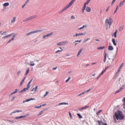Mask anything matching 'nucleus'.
Wrapping results in <instances>:
<instances>
[{"label":"nucleus","instance_id":"obj_42","mask_svg":"<svg viewBox=\"0 0 125 125\" xmlns=\"http://www.w3.org/2000/svg\"><path fill=\"white\" fill-rule=\"evenodd\" d=\"M48 94V92L47 91L45 93V94L44 95V96L45 97Z\"/></svg>","mask_w":125,"mask_h":125},{"label":"nucleus","instance_id":"obj_63","mask_svg":"<svg viewBox=\"0 0 125 125\" xmlns=\"http://www.w3.org/2000/svg\"><path fill=\"white\" fill-rule=\"evenodd\" d=\"M86 93V92H85V91L84 92H83L81 94L82 95H83V94Z\"/></svg>","mask_w":125,"mask_h":125},{"label":"nucleus","instance_id":"obj_26","mask_svg":"<svg viewBox=\"0 0 125 125\" xmlns=\"http://www.w3.org/2000/svg\"><path fill=\"white\" fill-rule=\"evenodd\" d=\"M105 48L104 46L99 47L98 48V50H102L103 49Z\"/></svg>","mask_w":125,"mask_h":125},{"label":"nucleus","instance_id":"obj_14","mask_svg":"<svg viewBox=\"0 0 125 125\" xmlns=\"http://www.w3.org/2000/svg\"><path fill=\"white\" fill-rule=\"evenodd\" d=\"M98 124V125H101L102 124L103 125V122H102L101 121H100L99 120H98L97 122Z\"/></svg>","mask_w":125,"mask_h":125},{"label":"nucleus","instance_id":"obj_23","mask_svg":"<svg viewBox=\"0 0 125 125\" xmlns=\"http://www.w3.org/2000/svg\"><path fill=\"white\" fill-rule=\"evenodd\" d=\"M16 17H14L13 19L11 20V23H13L15 22L16 21Z\"/></svg>","mask_w":125,"mask_h":125},{"label":"nucleus","instance_id":"obj_5","mask_svg":"<svg viewBox=\"0 0 125 125\" xmlns=\"http://www.w3.org/2000/svg\"><path fill=\"white\" fill-rule=\"evenodd\" d=\"M53 32H51L46 35H44L43 37V38L44 39L46 37H48L53 34Z\"/></svg>","mask_w":125,"mask_h":125},{"label":"nucleus","instance_id":"obj_45","mask_svg":"<svg viewBox=\"0 0 125 125\" xmlns=\"http://www.w3.org/2000/svg\"><path fill=\"white\" fill-rule=\"evenodd\" d=\"M70 79V78H68L67 79V80H66V81H65L67 83V82H68L69 80Z\"/></svg>","mask_w":125,"mask_h":125},{"label":"nucleus","instance_id":"obj_43","mask_svg":"<svg viewBox=\"0 0 125 125\" xmlns=\"http://www.w3.org/2000/svg\"><path fill=\"white\" fill-rule=\"evenodd\" d=\"M17 36V34H15L14 35H13L12 36V38H13V40L14 39V38H15V37H16Z\"/></svg>","mask_w":125,"mask_h":125},{"label":"nucleus","instance_id":"obj_4","mask_svg":"<svg viewBox=\"0 0 125 125\" xmlns=\"http://www.w3.org/2000/svg\"><path fill=\"white\" fill-rule=\"evenodd\" d=\"M68 43V42L67 41H64L58 43L57 44V45H63L67 43Z\"/></svg>","mask_w":125,"mask_h":125},{"label":"nucleus","instance_id":"obj_28","mask_svg":"<svg viewBox=\"0 0 125 125\" xmlns=\"http://www.w3.org/2000/svg\"><path fill=\"white\" fill-rule=\"evenodd\" d=\"M30 64H29V65H30L31 66H33L35 65V64L33 62H30Z\"/></svg>","mask_w":125,"mask_h":125},{"label":"nucleus","instance_id":"obj_21","mask_svg":"<svg viewBox=\"0 0 125 125\" xmlns=\"http://www.w3.org/2000/svg\"><path fill=\"white\" fill-rule=\"evenodd\" d=\"M38 86H36L35 87V88H33L31 90V91H35L37 89V88H38Z\"/></svg>","mask_w":125,"mask_h":125},{"label":"nucleus","instance_id":"obj_59","mask_svg":"<svg viewBox=\"0 0 125 125\" xmlns=\"http://www.w3.org/2000/svg\"><path fill=\"white\" fill-rule=\"evenodd\" d=\"M81 42V40H77V41H75V42Z\"/></svg>","mask_w":125,"mask_h":125},{"label":"nucleus","instance_id":"obj_57","mask_svg":"<svg viewBox=\"0 0 125 125\" xmlns=\"http://www.w3.org/2000/svg\"><path fill=\"white\" fill-rule=\"evenodd\" d=\"M110 8L109 6H108L107 8V9L106 10V11H107Z\"/></svg>","mask_w":125,"mask_h":125},{"label":"nucleus","instance_id":"obj_56","mask_svg":"<svg viewBox=\"0 0 125 125\" xmlns=\"http://www.w3.org/2000/svg\"><path fill=\"white\" fill-rule=\"evenodd\" d=\"M102 110H99L98 112V113H97V114H99L101 112H102Z\"/></svg>","mask_w":125,"mask_h":125},{"label":"nucleus","instance_id":"obj_32","mask_svg":"<svg viewBox=\"0 0 125 125\" xmlns=\"http://www.w3.org/2000/svg\"><path fill=\"white\" fill-rule=\"evenodd\" d=\"M86 27V25H83V26L82 27H80V28H79L78 29H79V30H81V29H83L85 27Z\"/></svg>","mask_w":125,"mask_h":125},{"label":"nucleus","instance_id":"obj_19","mask_svg":"<svg viewBox=\"0 0 125 125\" xmlns=\"http://www.w3.org/2000/svg\"><path fill=\"white\" fill-rule=\"evenodd\" d=\"M123 101V108L125 109V97H124Z\"/></svg>","mask_w":125,"mask_h":125},{"label":"nucleus","instance_id":"obj_15","mask_svg":"<svg viewBox=\"0 0 125 125\" xmlns=\"http://www.w3.org/2000/svg\"><path fill=\"white\" fill-rule=\"evenodd\" d=\"M117 32L118 31L117 30H116L114 33V36L115 38H116L117 37L116 34L117 33Z\"/></svg>","mask_w":125,"mask_h":125},{"label":"nucleus","instance_id":"obj_22","mask_svg":"<svg viewBox=\"0 0 125 125\" xmlns=\"http://www.w3.org/2000/svg\"><path fill=\"white\" fill-rule=\"evenodd\" d=\"M32 81V79H31L28 83V84H27V86L28 87H30V84L31 82Z\"/></svg>","mask_w":125,"mask_h":125},{"label":"nucleus","instance_id":"obj_24","mask_svg":"<svg viewBox=\"0 0 125 125\" xmlns=\"http://www.w3.org/2000/svg\"><path fill=\"white\" fill-rule=\"evenodd\" d=\"M123 63L121 64V65L119 67V68H118V72H119L120 71V70L121 69V68H122V66L123 65Z\"/></svg>","mask_w":125,"mask_h":125},{"label":"nucleus","instance_id":"obj_35","mask_svg":"<svg viewBox=\"0 0 125 125\" xmlns=\"http://www.w3.org/2000/svg\"><path fill=\"white\" fill-rule=\"evenodd\" d=\"M121 91V88H120L116 92L115 94L118 93L119 92H120V91Z\"/></svg>","mask_w":125,"mask_h":125},{"label":"nucleus","instance_id":"obj_31","mask_svg":"<svg viewBox=\"0 0 125 125\" xmlns=\"http://www.w3.org/2000/svg\"><path fill=\"white\" fill-rule=\"evenodd\" d=\"M6 31H4L3 32H2V31H0V33H1V34L2 35H6L5 34H6Z\"/></svg>","mask_w":125,"mask_h":125},{"label":"nucleus","instance_id":"obj_27","mask_svg":"<svg viewBox=\"0 0 125 125\" xmlns=\"http://www.w3.org/2000/svg\"><path fill=\"white\" fill-rule=\"evenodd\" d=\"M32 33H34L33 31H31V32L28 33H27V34H26V36H27L28 35H30L31 34H32Z\"/></svg>","mask_w":125,"mask_h":125},{"label":"nucleus","instance_id":"obj_20","mask_svg":"<svg viewBox=\"0 0 125 125\" xmlns=\"http://www.w3.org/2000/svg\"><path fill=\"white\" fill-rule=\"evenodd\" d=\"M68 104V103H65V102H63V103H59V105H63V104L66 105V104Z\"/></svg>","mask_w":125,"mask_h":125},{"label":"nucleus","instance_id":"obj_50","mask_svg":"<svg viewBox=\"0 0 125 125\" xmlns=\"http://www.w3.org/2000/svg\"><path fill=\"white\" fill-rule=\"evenodd\" d=\"M123 3H122V2L121 1V3H120L119 4V6L120 7L121 6H122L123 5Z\"/></svg>","mask_w":125,"mask_h":125},{"label":"nucleus","instance_id":"obj_47","mask_svg":"<svg viewBox=\"0 0 125 125\" xmlns=\"http://www.w3.org/2000/svg\"><path fill=\"white\" fill-rule=\"evenodd\" d=\"M106 56H107L106 53L105 52H104V58H106Z\"/></svg>","mask_w":125,"mask_h":125},{"label":"nucleus","instance_id":"obj_46","mask_svg":"<svg viewBox=\"0 0 125 125\" xmlns=\"http://www.w3.org/2000/svg\"><path fill=\"white\" fill-rule=\"evenodd\" d=\"M91 88H90L89 89L86 91L85 92H86V93H88L91 90Z\"/></svg>","mask_w":125,"mask_h":125},{"label":"nucleus","instance_id":"obj_41","mask_svg":"<svg viewBox=\"0 0 125 125\" xmlns=\"http://www.w3.org/2000/svg\"><path fill=\"white\" fill-rule=\"evenodd\" d=\"M21 72V70H19L17 73V74L18 75H19L20 74V73Z\"/></svg>","mask_w":125,"mask_h":125},{"label":"nucleus","instance_id":"obj_12","mask_svg":"<svg viewBox=\"0 0 125 125\" xmlns=\"http://www.w3.org/2000/svg\"><path fill=\"white\" fill-rule=\"evenodd\" d=\"M35 100V99L34 98H31L29 99H28L26 100H25V101L26 102H28L30 101L31 100Z\"/></svg>","mask_w":125,"mask_h":125},{"label":"nucleus","instance_id":"obj_17","mask_svg":"<svg viewBox=\"0 0 125 125\" xmlns=\"http://www.w3.org/2000/svg\"><path fill=\"white\" fill-rule=\"evenodd\" d=\"M35 16H31L30 17H29V18H28V19L29 20H31L32 19L34 18H35Z\"/></svg>","mask_w":125,"mask_h":125},{"label":"nucleus","instance_id":"obj_44","mask_svg":"<svg viewBox=\"0 0 125 125\" xmlns=\"http://www.w3.org/2000/svg\"><path fill=\"white\" fill-rule=\"evenodd\" d=\"M8 37L7 36V35L6 36H5L4 37H2V39H5L7 38H8Z\"/></svg>","mask_w":125,"mask_h":125},{"label":"nucleus","instance_id":"obj_64","mask_svg":"<svg viewBox=\"0 0 125 125\" xmlns=\"http://www.w3.org/2000/svg\"><path fill=\"white\" fill-rule=\"evenodd\" d=\"M107 125V124L106 123H103V125Z\"/></svg>","mask_w":125,"mask_h":125},{"label":"nucleus","instance_id":"obj_9","mask_svg":"<svg viewBox=\"0 0 125 125\" xmlns=\"http://www.w3.org/2000/svg\"><path fill=\"white\" fill-rule=\"evenodd\" d=\"M85 34L83 33H80L78 34L76 33L75 34V36L76 37H77L78 36H79L80 35H84Z\"/></svg>","mask_w":125,"mask_h":125},{"label":"nucleus","instance_id":"obj_60","mask_svg":"<svg viewBox=\"0 0 125 125\" xmlns=\"http://www.w3.org/2000/svg\"><path fill=\"white\" fill-rule=\"evenodd\" d=\"M75 18V17L73 16H72L71 17V19H74Z\"/></svg>","mask_w":125,"mask_h":125},{"label":"nucleus","instance_id":"obj_8","mask_svg":"<svg viewBox=\"0 0 125 125\" xmlns=\"http://www.w3.org/2000/svg\"><path fill=\"white\" fill-rule=\"evenodd\" d=\"M43 31V30H37L36 31H33L34 33H36L37 32H41L42 31Z\"/></svg>","mask_w":125,"mask_h":125},{"label":"nucleus","instance_id":"obj_58","mask_svg":"<svg viewBox=\"0 0 125 125\" xmlns=\"http://www.w3.org/2000/svg\"><path fill=\"white\" fill-rule=\"evenodd\" d=\"M24 81L22 80V81L21 82V83H20V85H21L22 84V83H23V82H24Z\"/></svg>","mask_w":125,"mask_h":125},{"label":"nucleus","instance_id":"obj_54","mask_svg":"<svg viewBox=\"0 0 125 125\" xmlns=\"http://www.w3.org/2000/svg\"><path fill=\"white\" fill-rule=\"evenodd\" d=\"M90 39V38H87L85 40V42H86L88 40Z\"/></svg>","mask_w":125,"mask_h":125},{"label":"nucleus","instance_id":"obj_61","mask_svg":"<svg viewBox=\"0 0 125 125\" xmlns=\"http://www.w3.org/2000/svg\"><path fill=\"white\" fill-rule=\"evenodd\" d=\"M16 111L17 112H22V111L17 110H16Z\"/></svg>","mask_w":125,"mask_h":125},{"label":"nucleus","instance_id":"obj_39","mask_svg":"<svg viewBox=\"0 0 125 125\" xmlns=\"http://www.w3.org/2000/svg\"><path fill=\"white\" fill-rule=\"evenodd\" d=\"M43 111H41L40 113L38 115V116H39L41 115L43 113Z\"/></svg>","mask_w":125,"mask_h":125},{"label":"nucleus","instance_id":"obj_38","mask_svg":"<svg viewBox=\"0 0 125 125\" xmlns=\"http://www.w3.org/2000/svg\"><path fill=\"white\" fill-rule=\"evenodd\" d=\"M13 40V38H12V39L9 40V41H8V42L7 43H10L11 41Z\"/></svg>","mask_w":125,"mask_h":125},{"label":"nucleus","instance_id":"obj_53","mask_svg":"<svg viewBox=\"0 0 125 125\" xmlns=\"http://www.w3.org/2000/svg\"><path fill=\"white\" fill-rule=\"evenodd\" d=\"M17 89H16L15 90V91H14L13 92V93L14 94H15L17 92V91H18Z\"/></svg>","mask_w":125,"mask_h":125},{"label":"nucleus","instance_id":"obj_49","mask_svg":"<svg viewBox=\"0 0 125 125\" xmlns=\"http://www.w3.org/2000/svg\"><path fill=\"white\" fill-rule=\"evenodd\" d=\"M41 106H42V105H40V106H35V108H41Z\"/></svg>","mask_w":125,"mask_h":125},{"label":"nucleus","instance_id":"obj_11","mask_svg":"<svg viewBox=\"0 0 125 125\" xmlns=\"http://www.w3.org/2000/svg\"><path fill=\"white\" fill-rule=\"evenodd\" d=\"M26 116H18L16 117L15 119H21L22 118H24Z\"/></svg>","mask_w":125,"mask_h":125},{"label":"nucleus","instance_id":"obj_7","mask_svg":"<svg viewBox=\"0 0 125 125\" xmlns=\"http://www.w3.org/2000/svg\"><path fill=\"white\" fill-rule=\"evenodd\" d=\"M30 0H27V1L25 2L23 5L22 6V8H23L25 6L27 3L29 2Z\"/></svg>","mask_w":125,"mask_h":125},{"label":"nucleus","instance_id":"obj_2","mask_svg":"<svg viewBox=\"0 0 125 125\" xmlns=\"http://www.w3.org/2000/svg\"><path fill=\"white\" fill-rule=\"evenodd\" d=\"M113 22V20L112 18H109V19H106L105 21V26L107 27L109 25V28H110Z\"/></svg>","mask_w":125,"mask_h":125},{"label":"nucleus","instance_id":"obj_37","mask_svg":"<svg viewBox=\"0 0 125 125\" xmlns=\"http://www.w3.org/2000/svg\"><path fill=\"white\" fill-rule=\"evenodd\" d=\"M125 88V85H123L120 88H121V90L124 89Z\"/></svg>","mask_w":125,"mask_h":125},{"label":"nucleus","instance_id":"obj_25","mask_svg":"<svg viewBox=\"0 0 125 125\" xmlns=\"http://www.w3.org/2000/svg\"><path fill=\"white\" fill-rule=\"evenodd\" d=\"M112 42L114 45L116 46V44L115 42V41L114 39H112Z\"/></svg>","mask_w":125,"mask_h":125},{"label":"nucleus","instance_id":"obj_1","mask_svg":"<svg viewBox=\"0 0 125 125\" xmlns=\"http://www.w3.org/2000/svg\"><path fill=\"white\" fill-rule=\"evenodd\" d=\"M76 0H72L70 2L67 4L64 8H63L59 12V14L62 13L63 11L66 10L67 9L69 8L74 2Z\"/></svg>","mask_w":125,"mask_h":125},{"label":"nucleus","instance_id":"obj_48","mask_svg":"<svg viewBox=\"0 0 125 125\" xmlns=\"http://www.w3.org/2000/svg\"><path fill=\"white\" fill-rule=\"evenodd\" d=\"M69 115H70V117L71 118H72V115H71V114L70 113V112H69Z\"/></svg>","mask_w":125,"mask_h":125},{"label":"nucleus","instance_id":"obj_33","mask_svg":"<svg viewBox=\"0 0 125 125\" xmlns=\"http://www.w3.org/2000/svg\"><path fill=\"white\" fill-rule=\"evenodd\" d=\"M88 107H89V106H86L82 108H81V110H83V109H86Z\"/></svg>","mask_w":125,"mask_h":125},{"label":"nucleus","instance_id":"obj_36","mask_svg":"<svg viewBox=\"0 0 125 125\" xmlns=\"http://www.w3.org/2000/svg\"><path fill=\"white\" fill-rule=\"evenodd\" d=\"M77 115L79 117V118H82V117L81 116L80 114H77Z\"/></svg>","mask_w":125,"mask_h":125},{"label":"nucleus","instance_id":"obj_34","mask_svg":"<svg viewBox=\"0 0 125 125\" xmlns=\"http://www.w3.org/2000/svg\"><path fill=\"white\" fill-rule=\"evenodd\" d=\"M106 69H105L101 73H100L101 75H102L104 73Z\"/></svg>","mask_w":125,"mask_h":125},{"label":"nucleus","instance_id":"obj_3","mask_svg":"<svg viewBox=\"0 0 125 125\" xmlns=\"http://www.w3.org/2000/svg\"><path fill=\"white\" fill-rule=\"evenodd\" d=\"M115 115L117 120L119 119L123 120L124 117L122 112L120 111H118V114L115 113Z\"/></svg>","mask_w":125,"mask_h":125},{"label":"nucleus","instance_id":"obj_51","mask_svg":"<svg viewBox=\"0 0 125 125\" xmlns=\"http://www.w3.org/2000/svg\"><path fill=\"white\" fill-rule=\"evenodd\" d=\"M14 34V33H11V34H9V35H7V36L8 37H9V36H10L12 35L13 34Z\"/></svg>","mask_w":125,"mask_h":125},{"label":"nucleus","instance_id":"obj_55","mask_svg":"<svg viewBox=\"0 0 125 125\" xmlns=\"http://www.w3.org/2000/svg\"><path fill=\"white\" fill-rule=\"evenodd\" d=\"M28 21V18H26V19H25L24 21H23L24 22H26V21Z\"/></svg>","mask_w":125,"mask_h":125},{"label":"nucleus","instance_id":"obj_29","mask_svg":"<svg viewBox=\"0 0 125 125\" xmlns=\"http://www.w3.org/2000/svg\"><path fill=\"white\" fill-rule=\"evenodd\" d=\"M29 71V68H27V69H26V73L25 74V75L26 76L27 75V74L28 73Z\"/></svg>","mask_w":125,"mask_h":125},{"label":"nucleus","instance_id":"obj_52","mask_svg":"<svg viewBox=\"0 0 125 125\" xmlns=\"http://www.w3.org/2000/svg\"><path fill=\"white\" fill-rule=\"evenodd\" d=\"M15 96L13 97V98H12V99H11V101H12L13 100L15 99Z\"/></svg>","mask_w":125,"mask_h":125},{"label":"nucleus","instance_id":"obj_62","mask_svg":"<svg viewBox=\"0 0 125 125\" xmlns=\"http://www.w3.org/2000/svg\"><path fill=\"white\" fill-rule=\"evenodd\" d=\"M115 0H113L112 1V5L115 2Z\"/></svg>","mask_w":125,"mask_h":125},{"label":"nucleus","instance_id":"obj_6","mask_svg":"<svg viewBox=\"0 0 125 125\" xmlns=\"http://www.w3.org/2000/svg\"><path fill=\"white\" fill-rule=\"evenodd\" d=\"M29 88V87H28V86H27V87L26 88H24L23 89V90H21V91L20 92L22 93L23 92H25L26 90H28Z\"/></svg>","mask_w":125,"mask_h":125},{"label":"nucleus","instance_id":"obj_16","mask_svg":"<svg viewBox=\"0 0 125 125\" xmlns=\"http://www.w3.org/2000/svg\"><path fill=\"white\" fill-rule=\"evenodd\" d=\"M82 50L83 49H81L80 50V51H78V54L77 55V57L80 55V53L82 52Z\"/></svg>","mask_w":125,"mask_h":125},{"label":"nucleus","instance_id":"obj_30","mask_svg":"<svg viewBox=\"0 0 125 125\" xmlns=\"http://www.w3.org/2000/svg\"><path fill=\"white\" fill-rule=\"evenodd\" d=\"M91 0H87L86 2L84 3V4L85 5H87Z\"/></svg>","mask_w":125,"mask_h":125},{"label":"nucleus","instance_id":"obj_13","mask_svg":"<svg viewBox=\"0 0 125 125\" xmlns=\"http://www.w3.org/2000/svg\"><path fill=\"white\" fill-rule=\"evenodd\" d=\"M114 49L113 47L111 46H109L108 48V49L110 51L113 50Z\"/></svg>","mask_w":125,"mask_h":125},{"label":"nucleus","instance_id":"obj_40","mask_svg":"<svg viewBox=\"0 0 125 125\" xmlns=\"http://www.w3.org/2000/svg\"><path fill=\"white\" fill-rule=\"evenodd\" d=\"M86 8V5L84 4L83 6V7L82 9L85 10Z\"/></svg>","mask_w":125,"mask_h":125},{"label":"nucleus","instance_id":"obj_10","mask_svg":"<svg viewBox=\"0 0 125 125\" xmlns=\"http://www.w3.org/2000/svg\"><path fill=\"white\" fill-rule=\"evenodd\" d=\"M86 10L87 12H89L91 11V9L90 7H87L86 8Z\"/></svg>","mask_w":125,"mask_h":125},{"label":"nucleus","instance_id":"obj_18","mask_svg":"<svg viewBox=\"0 0 125 125\" xmlns=\"http://www.w3.org/2000/svg\"><path fill=\"white\" fill-rule=\"evenodd\" d=\"M9 5V4L8 2H6L4 3L3 5V6L4 7H7Z\"/></svg>","mask_w":125,"mask_h":125}]
</instances>
